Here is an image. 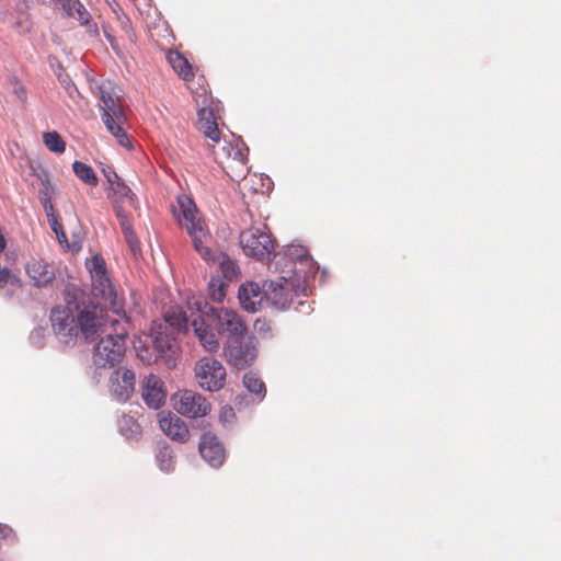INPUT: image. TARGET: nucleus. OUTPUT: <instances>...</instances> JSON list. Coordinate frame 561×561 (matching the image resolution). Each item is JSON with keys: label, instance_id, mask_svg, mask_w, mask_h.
Returning <instances> with one entry per match:
<instances>
[{"label": "nucleus", "instance_id": "1", "mask_svg": "<svg viewBox=\"0 0 561 561\" xmlns=\"http://www.w3.org/2000/svg\"><path fill=\"white\" fill-rule=\"evenodd\" d=\"M187 308L191 310L193 333L208 353H216L220 348L214 329L225 340L238 339L248 333L247 323L236 310L213 307L201 295L188 296Z\"/></svg>", "mask_w": 561, "mask_h": 561}, {"label": "nucleus", "instance_id": "2", "mask_svg": "<svg viewBox=\"0 0 561 561\" xmlns=\"http://www.w3.org/2000/svg\"><path fill=\"white\" fill-rule=\"evenodd\" d=\"M180 211L176 214L179 225L185 229L192 239L194 249L207 263L219 264L220 271L227 280H232L239 275L237 263L230 260L225 253L217 252L211 248L213 238L201 218L197 208L192 199L179 198Z\"/></svg>", "mask_w": 561, "mask_h": 561}, {"label": "nucleus", "instance_id": "3", "mask_svg": "<svg viewBox=\"0 0 561 561\" xmlns=\"http://www.w3.org/2000/svg\"><path fill=\"white\" fill-rule=\"evenodd\" d=\"M101 105V118L106 129L125 148H131L129 137L125 131L126 115L122 106L115 87L108 81L99 87Z\"/></svg>", "mask_w": 561, "mask_h": 561}, {"label": "nucleus", "instance_id": "4", "mask_svg": "<svg viewBox=\"0 0 561 561\" xmlns=\"http://www.w3.org/2000/svg\"><path fill=\"white\" fill-rule=\"evenodd\" d=\"M127 329L117 319H112L111 329L94 346L92 360L99 368H111L119 364L126 352Z\"/></svg>", "mask_w": 561, "mask_h": 561}, {"label": "nucleus", "instance_id": "5", "mask_svg": "<svg viewBox=\"0 0 561 561\" xmlns=\"http://www.w3.org/2000/svg\"><path fill=\"white\" fill-rule=\"evenodd\" d=\"M90 274L92 280V295L99 305L108 307L117 316L126 318L123 299L118 297L107 275L105 262L101 256H93Z\"/></svg>", "mask_w": 561, "mask_h": 561}, {"label": "nucleus", "instance_id": "6", "mask_svg": "<svg viewBox=\"0 0 561 561\" xmlns=\"http://www.w3.org/2000/svg\"><path fill=\"white\" fill-rule=\"evenodd\" d=\"M248 153L249 149L241 139L218 144L214 151L216 161L225 173L236 182L245 180L248 175Z\"/></svg>", "mask_w": 561, "mask_h": 561}, {"label": "nucleus", "instance_id": "7", "mask_svg": "<svg viewBox=\"0 0 561 561\" xmlns=\"http://www.w3.org/2000/svg\"><path fill=\"white\" fill-rule=\"evenodd\" d=\"M305 287L297 277H278L266 280V305L277 309H288Z\"/></svg>", "mask_w": 561, "mask_h": 561}, {"label": "nucleus", "instance_id": "8", "mask_svg": "<svg viewBox=\"0 0 561 561\" xmlns=\"http://www.w3.org/2000/svg\"><path fill=\"white\" fill-rule=\"evenodd\" d=\"M104 307L99 304H89L82 308L78 307L77 327L85 341H94L96 336L108 332L107 323L112 320L104 314Z\"/></svg>", "mask_w": 561, "mask_h": 561}, {"label": "nucleus", "instance_id": "9", "mask_svg": "<svg viewBox=\"0 0 561 561\" xmlns=\"http://www.w3.org/2000/svg\"><path fill=\"white\" fill-rule=\"evenodd\" d=\"M225 360L237 369L251 366L257 357L255 339L248 333L233 340H225L222 347Z\"/></svg>", "mask_w": 561, "mask_h": 561}, {"label": "nucleus", "instance_id": "10", "mask_svg": "<svg viewBox=\"0 0 561 561\" xmlns=\"http://www.w3.org/2000/svg\"><path fill=\"white\" fill-rule=\"evenodd\" d=\"M239 241L245 255L256 260L268 257L275 248V241L265 225L243 230Z\"/></svg>", "mask_w": 561, "mask_h": 561}, {"label": "nucleus", "instance_id": "11", "mask_svg": "<svg viewBox=\"0 0 561 561\" xmlns=\"http://www.w3.org/2000/svg\"><path fill=\"white\" fill-rule=\"evenodd\" d=\"M197 385L205 391H218L226 385L227 371L222 363L214 357L204 356L194 366Z\"/></svg>", "mask_w": 561, "mask_h": 561}, {"label": "nucleus", "instance_id": "12", "mask_svg": "<svg viewBox=\"0 0 561 561\" xmlns=\"http://www.w3.org/2000/svg\"><path fill=\"white\" fill-rule=\"evenodd\" d=\"M171 403L179 414L190 419L204 417L211 410L210 402L203 394L188 389L173 393Z\"/></svg>", "mask_w": 561, "mask_h": 561}, {"label": "nucleus", "instance_id": "13", "mask_svg": "<svg viewBox=\"0 0 561 561\" xmlns=\"http://www.w3.org/2000/svg\"><path fill=\"white\" fill-rule=\"evenodd\" d=\"M50 322L54 333L65 345L73 344L78 336L76 319L67 308H53Z\"/></svg>", "mask_w": 561, "mask_h": 561}, {"label": "nucleus", "instance_id": "14", "mask_svg": "<svg viewBox=\"0 0 561 561\" xmlns=\"http://www.w3.org/2000/svg\"><path fill=\"white\" fill-rule=\"evenodd\" d=\"M158 417L161 431L169 438L179 443H186L190 439V430L179 415L170 411H162Z\"/></svg>", "mask_w": 561, "mask_h": 561}, {"label": "nucleus", "instance_id": "15", "mask_svg": "<svg viewBox=\"0 0 561 561\" xmlns=\"http://www.w3.org/2000/svg\"><path fill=\"white\" fill-rule=\"evenodd\" d=\"M266 280L262 286L257 283H245L239 288L238 297L242 308L250 312H256L266 304Z\"/></svg>", "mask_w": 561, "mask_h": 561}, {"label": "nucleus", "instance_id": "16", "mask_svg": "<svg viewBox=\"0 0 561 561\" xmlns=\"http://www.w3.org/2000/svg\"><path fill=\"white\" fill-rule=\"evenodd\" d=\"M199 454L211 467H220L226 458V453L218 437L213 433H204L199 442Z\"/></svg>", "mask_w": 561, "mask_h": 561}, {"label": "nucleus", "instance_id": "17", "mask_svg": "<svg viewBox=\"0 0 561 561\" xmlns=\"http://www.w3.org/2000/svg\"><path fill=\"white\" fill-rule=\"evenodd\" d=\"M141 396L150 409L157 410L161 408L167 398L163 381L156 375H149L142 380Z\"/></svg>", "mask_w": 561, "mask_h": 561}, {"label": "nucleus", "instance_id": "18", "mask_svg": "<svg viewBox=\"0 0 561 561\" xmlns=\"http://www.w3.org/2000/svg\"><path fill=\"white\" fill-rule=\"evenodd\" d=\"M135 374L127 368L116 369L110 379L111 391L118 401H127L135 389Z\"/></svg>", "mask_w": 561, "mask_h": 561}, {"label": "nucleus", "instance_id": "19", "mask_svg": "<svg viewBox=\"0 0 561 561\" xmlns=\"http://www.w3.org/2000/svg\"><path fill=\"white\" fill-rule=\"evenodd\" d=\"M26 274L37 288L47 287L55 279V270L43 259H31L26 264Z\"/></svg>", "mask_w": 561, "mask_h": 561}, {"label": "nucleus", "instance_id": "20", "mask_svg": "<svg viewBox=\"0 0 561 561\" xmlns=\"http://www.w3.org/2000/svg\"><path fill=\"white\" fill-rule=\"evenodd\" d=\"M107 182L111 188V194H108V198L113 201L116 215L117 207H121L123 209L124 203H127L131 207H135V194L131 192L130 187L117 175V173L107 175Z\"/></svg>", "mask_w": 561, "mask_h": 561}, {"label": "nucleus", "instance_id": "21", "mask_svg": "<svg viewBox=\"0 0 561 561\" xmlns=\"http://www.w3.org/2000/svg\"><path fill=\"white\" fill-rule=\"evenodd\" d=\"M163 319L167 324L174 332L187 331L188 327L192 328L191 310L185 304V309L181 306H170L163 313Z\"/></svg>", "mask_w": 561, "mask_h": 561}, {"label": "nucleus", "instance_id": "22", "mask_svg": "<svg viewBox=\"0 0 561 561\" xmlns=\"http://www.w3.org/2000/svg\"><path fill=\"white\" fill-rule=\"evenodd\" d=\"M197 128L203 135L215 142L220 140V130L213 108L202 107L197 112Z\"/></svg>", "mask_w": 561, "mask_h": 561}, {"label": "nucleus", "instance_id": "23", "mask_svg": "<svg viewBox=\"0 0 561 561\" xmlns=\"http://www.w3.org/2000/svg\"><path fill=\"white\" fill-rule=\"evenodd\" d=\"M69 16L77 19L82 25L87 27L88 33L91 35H98L96 23L90 20V13L85 10L84 5L78 0H67L64 3Z\"/></svg>", "mask_w": 561, "mask_h": 561}, {"label": "nucleus", "instance_id": "24", "mask_svg": "<svg viewBox=\"0 0 561 561\" xmlns=\"http://www.w3.org/2000/svg\"><path fill=\"white\" fill-rule=\"evenodd\" d=\"M167 60L181 79L184 81L193 80L194 72L192 65L182 54L175 50H169L167 53Z\"/></svg>", "mask_w": 561, "mask_h": 561}, {"label": "nucleus", "instance_id": "25", "mask_svg": "<svg viewBox=\"0 0 561 561\" xmlns=\"http://www.w3.org/2000/svg\"><path fill=\"white\" fill-rule=\"evenodd\" d=\"M117 218L119 220L121 228L125 236L126 242L128 243L130 250L134 253H137L138 251H140V243L133 230L128 214L121 207H117Z\"/></svg>", "mask_w": 561, "mask_h": 561}, {"label": "nucleus", "instance_id": "26", "mask_svg": "<svg viewBox=\"0 0 561 561\" xmlns=\"http://www.w3.org/2000/svg\"><path fill=\"white\" fill-rule=\"evenodd\" d=\"M21 279L5 266L0 265V289H5L9 296L21 289Z\"/></svg>", "mask_w": 561, "mask_h": 561}, {"label": "nucleus", "instance_id": "27", "mask_svg": "<svg viewBox=\"0 0 561 561\" xmlns=\"http://www.w3.org/2000/svg\"><path fill=\"white\" fill-rule=\"evenodd\" d=\"M151 332L153 335V346L160 354H163L167 350H170L172 341L171 333L167 332L162 323L154 324L151 329Z\"/></svg>", "mask_w": 561, "mask_h": 561}, {"label": "nucleus", "instance_id": "28", "mask_svg": "<svg viewBox=\"0 0 561 561\" xmlns=\"http://www.w3.org/2000/svg\"><path fill=\"white\" fill-rule=\"evenodd\" d=\"M156 460L159 468L164 472L174 469V456L172 448L167 444H159L156 450Z\"/></svg>", "mask_w": 561, "mask_h": 561}, {"label": "nucleus", "instance_id": "29", "mask_svg": "<svg viewBox=\"0 0 561 561\" xmlns=\"http://www.w3.org/2000/svg\"><path fill=\"white\" fill-rule=\"evenodd\" d=\"M72 170L76 176L81 180L84 184L90 186H96L99 183V179L94 172V170L88 165L87 163H83L81 161H75L72 163Z\"/></svg>", "mask_w": 561, "mask_h": 561}, {"label": "nucleus", "instance_id": "30", "mask_svg": "<svg viewBox=\"0 0 561 561\" xmlns=\"http://www.w3.org/2000/svg\"><path fill=\"white\" fill-rule=\"evenodd\" d=\"M43 142L46 146V148L51 152L61 154L66 150L65 140L62 139L60 134L55 130L44 133Z\"/></svg>", "mask_w": 561, "mask_h": 561}, {"label": "nucleus", "instance_id": "31", "mask_svg": "<svg viewBox=\"0 0 561 561\" xmlns=\"http://www.w3.org/2000/svg\"><path fill=\"white\" fill-rule=\"evenodd\" d=\"M227 284L219 277H211L208 284L209 297L213 301L221 302L226 296Z\"/></svg>", "mask_w": 561, "mask_h": 561}, {"label": "nucleus", "instance_id": "32", "mask_svg": "<svg viewBox=\"0 0 561 561\" xmlns=\"http://www.w3.org/2000/svg\"><path fill=\"white\" fill-rule=\"evenodd\" d=\"M243 383L250 392L262 397L265 394V385L254 373H247L243 377Z\"/></svg>", "mask_w": 561, "mask_h": 561}, {"label": "nucleus", "instance_id": "33", "mask_svg": "<svg viewBox=\"0 0 561 561\" xmlns=\"http://www.w3.org/2000/svg\"><path fill=\"white\" fill-rule=\"evenodd\" d=\"M48 224H49V227L51 228V230L55 232L58 242L60 244L68 245V238H67V234L64 230L61 222L59 221L58 216L54 217V218H49Z\"/></svg>", "mask_w": 561, "mask_h": 561}, {"label": "nucleus", "instance_id": "34", "mask_svg": "<svg viewBox=\"0 0 561 561\" xmlns=\"http://www.w3.org/2000/svg\"><path fill=\"white\" fill-rule=\"evenodd\" d=\"M53 194H54V186L51 185V183L48 180H46L43 183V188H41V191H39L41 203H44L45 198H47V201H51Z\"/></svg>", "mask_w": 561, "mask_h": 561}, {"label": "nucleus", "instance_id": "35", "mask_svg": "<svg viewBox=\"0 0 561 561\" xmlns=\"http://www.w3.org/2000/svg\"><path fill=\"white\" fill-rule=\"evenodd\" d=\"M236 417L234 410L231 407H224L220 410L219 419L224 424H230Z\"/></svg>", "mask_w": 561, "mask_h": 561}, {"label": "nucleus", "instance_id": "36", "mask_svg": "<svg viewBox=\"0 0 561 561\" xmlns=\"http://www.w3.org/2000/svg\"><path fill=\"white\" fill-rule=\"evenodd\" d=\"M13 83H14V93L22 102H25L26 101L25 87L22 83H20V81L16 78H13Z\"/></svg>", "mask_w": 561, "mask_h": 561}, {"label": "nucleus", "instance_id": "37", "mask_svg": "<svg viewBox=\"0 0 561 561\" xmlns=\"http://www.w3.org/2000/svg\"><path fill=\"white\" fill-rule=\"evenodd\" d=\"M42 205H43L44 211L47 216V219L57 217V214L55 211V207H54L51 201H47V198H45V202L42 203Z\"/></svg>", "mask_w": 561, "mask_h": 561}, {"label": "nucleus", "instance_id": "38", "mask_svg": "<svg viewBox=\"0 0 561 561\" xmlns=\"http://www.w3.org/2000/svg\"><path fill=\"white\" fill-rule=\"evenodd\" d=\"M254 329H255V331H257L260 333H263V332L267 333V332L272 331L270 323L266 320H260V319H257L255 321Z\"/></svg>", "mask_w": 561, "mask_h": 561}, {"label": "nucleus", "instance_id": "39", "mask_svg": "<svg viewBox=\"0 0 561 561\" xmlns=\"http://www.w3.org/2000/svg\"><path fill=\"white\" fill-rule=\"evenodd\" d=\"M104 33H105V35H106V37H107V39L110 41V43H111L112 47H113L114 49H116V45H115V42H114L113 37L111 36V33H107V31H106V30H104Z\"/></svg>", "mask_w": 561, "mask_h": 561}, {"label": "nucleus", "instance_id": "40", "mask_svg": "<svg viewBox=\"0 0 561 561\" xmlns=\"http://www.w3.org/2000/svg\"><path fill=\"white\" fill-rule=\"evenodd\" d=\"M113 173H116V172L113 170L104 171V175L106 179H107V175H112Z\"/></svg>", "mask_w": 561, "mask_h": 561}]
</instances>
